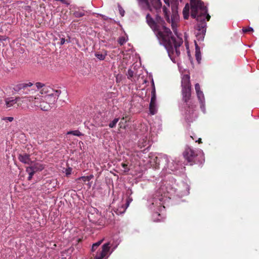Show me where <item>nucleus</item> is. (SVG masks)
Listing matches in <instances>:
<instances>
[{"instance_id":"15","label":"nucleus","mask_w":259,"mask_h":259,"mask_svg":"<svg viewBox=\"0 0 259 259\" xmlns=\"http://www.w3.org/2000/svg\"><path fill=\"white\" fill-rule=\"evenodd\" d=\"M132 200H133L132 198H131L130 196H128L126 199V202H125V205L122 204L120 210H119L118 209H117V210L118 211V212L120 213L124 212L130 203H131V202Z\"/></svg>"},{"instance_id":"27","label":"nucleus","mask_w":259,"mask_h":259,"mask_svg":"<svg viewBox=\"0 0 259 259\" xmlns=\"http://www.w3.org/2000/svg\"><path fill=\"white\" fill-rule=\"evenodd\" d=\"M107 55L106 52L104 54H100L99 53H96L95 54V56L100 60H104L105 59V57Z\"/></svg>"},{"instance_id":"33","label":"nucleus","mask_w":259,"mask_h":259,"mask_svg":"<svg viewBox=\"0 0 259 259\" xmlns=\"http://www.w3.org/2000/svg\"><path fill=\"white\" fill-rule=\"evenodd\" d=\"M72 171V168L68 167V168H66L64 171L65 173V176L66 177H69V176L71 174Z\"/></svg>"},{"instance_id":"32","label":"nucleus","mask_w":259,"mask_h":259,"mask_svg":"<svg viewBox=\"0 0 259 259\" xmlns=\"http://www.w3.org/2000/svg\"><path fill=\"white\" fill-rule=\"evenodd\" d=\"M242 31L244 33H247V32H249L253 31V29L251 27H249L247 28H243Z\"/></svg>"},{"instance_id":"23","label":"nucleus","mask_w":259,"mask_h":259,"mask_svg":"<svg viewBox=\"0 0 259 259\" xmlns=\"http://www.w3.org/2000/svg\"><path fill=\"white\" fill-rule=\"evenodd\" d=\"M103 239H101L100 241H98L96 243H95L93 244L91 251L94 252H95L98 247L101 244V243L103 242Z\"/></svg>"},{"instance_id":"12","label":"nucleus","mask_w":259,"mask_h":259,"mask_svg":"<svg viewBox=\"0 0 259 259\" xmlns=\"http://www.w3.org/2000/svg\"><path fill=\"white\" fill-rule=\"evenodd\" d=\"M182 100L186 103V105L189 107L188 104L191 96V89H182Z\"/></svg>"},{"instance_id":"38","label":"nucleus","mask_w":259,"mask_h":259,"mask_svg":"<svg viewBox=\"0 0 259 259\" xmlns=\"http://www.w3.org/2000/svg\"><path fill=\"white\" fill-rule=\"evenodd\" d=\"M57 1H60L61 2H62V3L66 5L67 6H68L69 5V3H68L66 0H56Z\"/></svg>"},{"instance_id":"41","label":"nucleus","mask_w":259,"mask_h":259,"mask_svg":"<svg viewBox=\"0 0 259 259\" xmlns=\"http://www.w3.org/2000/svg\"><path fill=\"white\" fill-rule=\"evenodd\" d=\"M66 42V39L64 38H61L60 41V45H63Z\"/></svg>"},{"instance_id":"53","label":"nucleus","mask_w":259,"mask_h":259,"mask_svg":"<svg viewBox=\"0 0 259 259\" xmlns=\"http://www.w3.org/2000/svg\"><path fill=\"white\" fill-rule=\"evenodd\" d=\"M182 1H183V0H180V1L181 2H182Z\"/></svg>"},{"instance_id":"26","label":"nucleus","mask_w":259,"mask_h":259,"mask_svg":"<svg viewBox=\"0 0 259 259\" xmlns=\"http://www.w3.org/2000/svg\"><path fill=\"white\" fill-rule=\"evenodd\" d=\"M68 135H73L74 136H81L82 135V133L80 132L78 130H75V131H71L67 133Z\"/></svg>"},{"instance_id":"42","label":"nucleus","mask_w":259,"mask_h":259,"mask_svg":"<svg viewBox=\"0 0 259 259\" xmlns=\"http://www.w3.org/2000/svg\"><path fill=\"white\" fill-rule=\"evenodd\" d=\"M55 95L56 96H57L58 97L59 96V94H60L61 93V91L60 90H56L55 91Z\"/></svg>"},{"instance_id":"20","label":"nucleus","mask_w":259,"mask_h":259,"mask_svg":"<svg viewBox=\"0 0 259 259\" xmlns=\"http://www.w3.org/2000/svg\"><path fill=\"white\" fill-rule=\"evenodd\" d=\"M183 14L185 19H188L189 17V7L187 4L183 10Z\"/></svg>"},{"instance_id":"39","label":"nucleus","mask_w":259,"mask_h":259,"mask_svg":"<svg viewBox=\"0 0 259 259\" xmlns=\"http://www.w3.org/2000/svg\"><path fill=\"white\" fill-rule=\"evenodd\" d=\"M4 119L7 120L10 122H12L14 120V118L12 117H7Z\"/></svg>"},{"instance_id":"52","label":"nucleus","mask_w":259,"mask_h":259,"mask_svg":"<svg viewBox=\"0 0 259 259\" xmlns=\"http://www.w3.org/2000/svg\"><path fill=\"white\" fill-rule=\"evenodd\" d=\"M191 138H192L193 140H194V139L193 138V137L192 136H191Z\"/></svg>"},{"instance_id":"11","label":"nucleus","mask_w":259,"mask_h":259,"mask_svg":"<svg viewBox=\"0 0 259 259\" xmlns=\"http://www.w3.org/2000/svg\"><path fill=\"white\" fill-rule=\"evenodd\" d=\"M30 157V154L26 153H22L18 155V158L22 163L29 165L32 163V161L31 160Z\"/></svg>"},{"instance_id":"14","label":"nucleus","mask_w":259,"mask_h":259,"mask_svg":"<svg viewBox=\"0 0 259 259\" xmlns=\"http://www.w3.org/2000/svg\"><path fill=\"white\" fill-rule=\"evenodd\" d=\"M25 98H27L29 102H32L33 105L36 107H39V105H40V103L42 102L43 100L40 97H33L32 96L25 97Z\"/></svg>"},{"instance_id":"35","label":"nucleus","mask_w":259,"mask_h":259,"mask_svg":"<svg viewBox=\"0 0 259 259\" xmlns=\"http://www.w3.org/2000/svg\"><path fill=\"white\" fill-rule=\"evenodd\" d=\"M163 12L165 14V18L166 19L167 21H169V17L167 15V12H166V8L165 7H164L163 8Z\"/></svg>"},{"instance_id":"46","label":"nucleus","mask_w":259,"mask_h":259,"mask_svg":"<svg viewBox=\"0 0 259 259\" xmlns=\"http://www.w3.org/2000/svg\"><path fill=\"white\" fill-rule=\"evenodd\" d=\"M25 10H27V11L30 10V7L29 6H26Z\"/></svg>"},{"instance_id":"36","label":"nucleus","mask_w":259,"mask_h":259,"mask_svg":"<svg viewBox=\"0 0 259 259\" xmlns=\"http://www.w3.org/2000/svg\"><path fill=\"white\" fill-rule=\"evenodd\" d=\"M195 90H196V92H199L201 91L200 90V85H199L198 83H197L195 84Z\"/></svg>"},{"instance_id":"44","label":"nucleus","mask_w":259,"mask_h":259,"mask_svg":"<svg viewBox=\"0 0 259 259\" xmlns=\"http://www.w3.org/2000/svg\"><path fill=\"white\" fill-rule=\"evenodd\" d=\"M92 177H93L92 176H87V177L82 176V177H79V178H81V179H83V178H92Z\"/></svg>"},{"instance_id":"5","label":"nucleus","mask_w":259,"mask_h":259,"mask_svg":"<svg viewBox=\"0 0 259 259\" xmlns=\"http://www.w3.org/2000/svg\"><path fill=\"white\" fill-rule=\"evenodd\" d=\"M183 156L190 165L202 164L204 162L203 154L201 151H196L189 147H186L183 152Z\"/></svg>"},{"instance_id":"28","label":"nucleus","mask_w":259,"mask_h":259,"mask_svg":"<svg viewBox=\"0 0 259 259\" xmlns=\"http://www.w3.org/2000/svg\"><path fill=\"white\" fill-rule=\"evenodd\" d=\"M119 118H116L114 119L109 124V126L111 128H113L116 126L117 122L118 121Z\"/></svg>"},{"instance_id":"21","label":"nucleus","mask_w":259,"mask_h":259,"mask_svg":"<svg viewBox=\"0 0 259 259\" xmlns=\"http://www.w3.org/2000/svg\"><path fill=\"white\" fill-rule=\"evenodd\" d=\"M139 5L141 6L143 8L150 7V3L148 0H138Z\"/></svg>"},{"instance_id":"40","label":"nucleus","mask_w":259,"mask_h":259,"mask_svg":"<svg viewBox=\"0 0 259 259\" xmlns=\"http://www.w3.org/2000/svg\"><path fill=\"white\" fill-rule=\"evenodd\" d=\"M195 52H197V51L198 52H200V48H199V46H198V45L197 44V43L196 42V41H195Z\"/></svg>"},{"instance_id":"17","label":"nucleus","mask_w":259,"mask_h":259,"mask_svg":"<svg viewBox=\"0 0 259 259\" xmlns=\"http://www.w3.org/2000/svg\"><path fill=\"white\" fill-rule=\"evenodd\" d=\"M39 105V107L43 111H48L51 108L50 105L44 100L40 103V105Z\"/></svg>"},{"instance_id":"2","label":"nucleus","mask_w":259,"mask_h":259,"mask_svg":"<svg viewBox=\"0 0 259 259\" xmlns=\"http://www.w3.org/2000/svg\"><path fill=\"white\" fill-rule=\"evenodd\" d=\"M156 35L162 40L169 54L170 51H174V47L177 55L178 56L180 54L179 48L182 44L183 41L181 39L177 40L169 28L163 26L162 31L157 30Z\"/></svg>"},{"instance_id":"30","label":"nucleus","mask_w":259,"mask_h":259,"mask_svg":"<svg viewBox=\"0 0 259 259\" xmlns=\"http://www.w3.org/2000/svg\"><path fill=\"white\" fill-rule=\"evenodd\" d=\"M126 75H127V78L128 79H131V78H132L133 77L134 71L132 69H129L127 71V73Z\"/></svg>"},{"instance_id":"49","label":"nucleus","mask_w":259,"mask_h":259,"mask_svg":"<svg viewBox=\"0 0 259 259\" xmlns=\"http://www.w3.org/2000/svg\"><path fill=\"white\" fill-rule=\"evenodd\" d=\"M66 42L69 43L70 42V38L66 39Z\"/></svg>"},{"instance_id":"29","label":"nucleus","mask_w":259,"mask_h":259,"mask_svg":"<svg viewBox=\"0 0 259 259\" xmlns=\"http://www.w3.org/2000/svg\"><path fill=\"white\" fill-rule=\"evenodd\" d=\"M195 57L197 62L199 63L201 60V52L198 51L197 52H195Z\"/></svg>"},{"instance_id":"43","label":"nucleus","mask_w":259,"mask_h":259,"mask_svg":"<svg viewBox=\"0 0 259 259\" xmlns=\"http://www.w3.org/2000/svg\"><path fill=\"white\" fill-rule=\"evenodd\" d=\"M160 214L158 212H155L154 214H153V218L155 217H158V216H160Z\"/></svg>"},{"instance_id":"16","label":"nucleus","mask_w":259,"mask_h":259,"mask_svg":"<svg viewBox=\"0 0 259 259\" xmlns=\"http://www.w3.org/2000/svg\"><path fill=\"white\" fill-rule=\"evenodd\" d=\"M149 111L151 115H154L157 113V107L156 102H153L152 104V102H150L149 104Z\"/></svg>"},{"instance_id":"51","label":"nucleus","mask_w":259,"mask_h":259,"mask_svg":"<svg viewBox=\"0 0 259 259\" xmlns=\"http://www.w3.org/2000/svg\"><path fill=\"white\" fill-rule=\"evenodd\" d=\"M86 180H88V181H89L90 180V179H85L84 181L85 182V181H86Z\"/></svg>"},{"instance_id":"19","label":"nucleus","mask_w":259,"mask_h":259,"mask_svg":"<svg viewBox=\"0 0 259 259\" xmlns=\"http://www.w3.org/2000/svg\"><path fill=\"white\" fill-rule=\"evenodd\" d=\"M147 22L148 25L151 27H156V24L153 20V19L150 16L149 14H148L146 16Z\"/></svg>"},{"instance_id":"13","label":"nucleus","mask_w":259,"mask_h":259,"mask_svg":"<svg viewBox=\"0 0 259 259\" xmlns=\"http://www.w3.org/2000/svg\"><path fill=\"white\" fill-rule=\"evenodd\" d=\"M20 99V97H16L15 99L13 97L7 98L5 99L7 108H10L16 104Z\"/></svg>"},{"instance_id":"45","label":"nucleus","mask_w":259,"mask_h":259,"mask_svg":"<svg viewBox=\"0 0 259 259\" xmlns=\"http://www.w3.org/2000/svg\"><path fill=\"white\" fill-rule=\"evenodd\" d=\"M119 11H120V13L121 15L122 16H123L124 15V10H119Z\"/></svg>"},{"instance_id":"3","label":"nucleus","mask_w":259,"mask_h":259,"mask_svg":"<svg viewBox=\"0 0 259 259\" xmlns=\"http://www.w3.org/2000/svg\"><path fill=\"white\" fill-rule=\"evenodd\" d=\"M149 158V162L155 169L159 168L160 165H161L163 167V171H165L168 174H171L176 169V166H175L173 162L169 163V158L166 155H160L158 156L152 155Z\"/></svg>"},{"instance_id":"8","label":"nucleus","mask_w":259,"mask_h":259,"mask_svg":"<svg viewBox=\"0 0 259 259\" xmlns=\"http://www.w3.org/2000/svg\"><path fill=\"white\" fill-rule=\"evenodd\" d=\"M110 249L109 242L105 243L102 247L101 251H98L96 254H93L95 259H103L109 252Z\"/></svg>"},{"instance_id":"18","label":"nucleus","mask_w":259,"mask_h":259,"mask_svg":"<svg viewBox=\"0 0 259 259\" xmlns=\"http://www.w3.org/2000/svg\"><path fill=\"white\" fill-rule=\"evenodd\" d=\"M151 5L156 10L160 9L162 6L160 0H150Z\"/></svg>"},{"instance_id":"48","label":"nucleus","mask_w":259,"mask_h":259,"mask_svg":"<svg viewBox=\"0 0 259 259\" xmlns=\"http://www.w3.org/2000/svg\"><path fill=\"white\" fill-rule=\"evenodd\" d=\"M198 142L199 143H201L202 142H201V138H199L198 140H196V142Z\"/></svg>"},{"instance_id":"1","label":"nucleus","mask_w":259,"mask_h":259,"mask_svg":"<svg viewBox=\"0 0 259 259\" xmlns=\"http://www.w3.org/2000/svg\"><path fill=\"white\" fill-rule=\"evenodd\" d=\"M191 16L196 19L197 23L195 26V34L198 41H202L205 35L207 24L210 16L207 9L201 0H191Z\"/></svg>"},{"instance_id":"9","label":"nucleus","mask_w":259,"mask_h":259,"mask_svg":"<svg viewBox=\"0 0 259 259\" xmlns=\"http://www.w3.org/2000/svg\"><path fill=\"white\" fill-rule=\"evenodd\" d=\"M74 9L73 11V15L76 18H79L86 15L88 12L83 10V7H77L75 6L72 7Z\"/></svg>"},{"instance_id":"50","label":"nucleus","mask_w":259,"mask_h":259,"mask_svg":"<svg viewBox=\"0 0 259 259\" xmlns=\"http://www.w3.org/2000/svg\"><path fill=\"white\" fill-rule=\"evenodd\" d=\"M158 18H159V19H161V17H160L158 16V17H157V19H158Z\"/></svg>"},{"instance_id":"47","label":"nucleus","mask_w":259,"mask_h":259,"mask_svg":"<svg viewBox=\"0 0 259 259\" xmlns=\"http://www.w3.org/2000/svg\"><path fill=\"white\" fill-rule=\"evenodd\" d=\"M164 3L167 4L168 6H169V0H164Z\"/></svg>"},{"instance_id":"6","label":"nucleus","mask_w":259,"mask_h":259,"mask_svg":"<svg viewBox=\"0 0 259 259\" xmlns=\"http://www.w3.org/2000/svg\"><path fill=\"white\" fill-rule=\"evenodd\" d=\"M30 166L26 168V171L29 174L28 178H32L35 172L41 171L44 168L43 165L39 162L34 163L32 161V164H30Z\"/></svg>"},{"instance_id":"22","label":"nucleus","mask_w":259,"mask_h":259,"mask_svg":"<svg viewBox=\"0 0 259 259\" xmlns=\"http://www.w3.org/2000/svg\"><path fill=\"white\" fill-rule=\"evenodd\" d=\"M120 166L121 170L124 172H127L130 170V165L128 164V163H125L122 162L120 163Z\"/></svg>"},{"instance_id":"4","label":"nucleus","mask_w":259,"mask_h":259,"mask_svg":"<svg viewBox=\"0 0 259 259\" xmlns=\"http://www.w3.org/2000/svg\"><path fill=\"white\" fill-rule=\"evenodd\" d=\"M169 198V196L165 181H161L159 188L153 195L152 205L158 207L160 210L162 207L164 208V203Z\"/></svg>"},{"instance_id":"25","label":"nucleus","mask_w":259,"mask_h":259,"mask_svg":"<svg viewBox=\"0 0 259 259\" xmlns=\"http://www.w3.org/2000/svg\"><path fill=\"white\" fill-rule=\"evenodd\" d=\"M197 96L198 97V100H199L201 104H203L204 101V95L203 94V92L202 91L196 92Z\"/></svg>"},{"instance_id":"7","label":"nucleus","mask_w":259,"mask_h":259,"mask_svg":"<svg viewBox=\"0 0 259 259\" xmlns=\"http://www.w3.org/2000/svg\"><path fill=\"white\" fill-rule=\"evenodd\" d=\"M32 84H33L31 82H29L28 83H19L15 85L13 88V90L15 92L19 93L20 95L26 94H28V92L29 91L28 88L31 87Z\"/></svg>"},{"instance_id":"37","label":"nucleus","mask_w":259,"mask_h":259,"mask_svg":"<svg viewBox=\"0 0 259 259\" xmlns=\"http://www.w3.org/2000/svg\"><path fill=\"white\" fill-rule=\"evenodd\" d=\"M8 38L6 36L0 35V41H5Z\"/></svg>"},{"instance_id":"34","label":"nucleus","mask_w":259,"mask_h":259,"mask_svg":"<svg viewBox=\"0 0 259 259\" xmlns=\"http://www.w3.org/2000/svg\"><path fill=\"white\" fill-rule=\"evenodd\" d=\"M35 85L38 89H39L45 86V84L42 83L38 82L35 83Z\"/></svg>"},{"instance_id":"31","label":"nucleus","mask_w":259,"mask_h":259,"mask_svg":"<svg viewBox=\"0 0 259 259\" xmlns=\"http://www.w3.org/2000/svg\"><path fill=\"white\" fill-rule=\"evenodd\" d=\"M126 40L124 37H120L119 38L118 40V42L120 45H123L124 43H125Z\"/></svg>"},{"instance_id":"10","label":"nucleus","mask_w":259,"mask_h":259,"mask_svg":"<svg viewBox=\"0 0 259 259\" xmlns=\"http://www.w3.org/2000/svg\"><path fill=\"white\" fill-rule=\"evenodd\" d=\"M182 89H191L190 82V77L188 74H185L183 76L181 81Z\"/></svg>"},{"instance_id":"24","label":"nucleus","mask_w":259,"mask_h":259,"mask_svg":"<svg viewBox=\"0 0 259 259\" xmlns=\"http://www.w3.org/2000/svg\"><path fill=\"white\" fill-rule=\"evenodd\" d=\"M156 91H155V88L154 87L151 91V98L150 102H151L152 104L153 102H156Z\"/></svg>"}]
</instances>
